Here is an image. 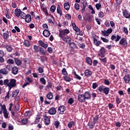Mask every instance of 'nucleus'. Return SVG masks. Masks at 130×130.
<instances>
[{
	"mask_svg": "<svg viewBox=\"0 0 130 130\" xmlns=\"http://www.w3.org/2000/svg\"><path fill=\"white\" fill-rule=\"evenodd\" d=\"M69 33L70 30L68 29H62L59 31V37L66 43H69L70 48H72V49H78V46L76 43L74 42H71L72 38L68 35Z\"/></svg>",
	"mask_w": 130,
	"mask_h": 130,
	"instance_id": "obj_1",
	"label": "nucleus"
},
{
	"mask_svg": "<svg viewBox=\"0 0 130 130\" xmlns=\"http://www.w3.org/2000/svg\"><path fill=\"white\" fill-rule=\"evenodd\" d=\"M4 85L6 87H8L9 91H11L12 88H16L17 87V80L15 79H7L4 81L0 80V85L4 86Z\"/></svg>",
	"mask_w": 130,
	"mask_h": 130,
	"instance_id": "obj_2",
	"label": "nucleus"
},
{
	"mask_svg": "<svg viewBox=\"0 0 130 130\" xmlns=\"http://www.w3.org/2000/svg\"><path fill=\"white\" fill-rule=\"evenodd\" d=\"M11 71V66L7 65L5 68L1 69L0 70V74L2 75H8Z\"/></svg>",
	"mask_w": 130,
	"mask_h": 130,
	"instance_id": "obj_3",
	"label": "nucleus"
},
{
	"mask_svg": "<svg viewBox=\"0 0 130 130\" xmlns=\"http://www.w3.org/2000/svg\"><path fill=\"white\" fill-rule=\"evenodd\" d=\"M119 44L122 46V47H126L127 46V40L125 38H122L119 41Z\"/></svg>",
	"mask_w": 130,
	"mask_h": 130,
	"instance_id": "obj_4",
	"label": "nucleus"
},
{
	"mask_svg": "<svg viewBox=\"0 0 130 130\" xmlns=\"http://www.w3.org/2000/svg\"><path fill=\"white\" fill-rule=\"evenodd\" d=\"M66 106L61 105L58 108V113L59 114H64V111H66Z\"/></svg>",
	"mask_w": 130,
	"mask_h": 130,
	"instance_id": "obj_5",
	"label": "nucleus"
},
{
	"mask_svg": "<svg viewBox=\"0 0 130 130\" xmlns=\"http://www.w3.org/2000/svg\"><path fill=\"white\" fill-rule=\"evenodd\" d=\"M56 109L54 107H52L49 109L48 113L50 115H55L56 114Z\"/></svg>",
	"mask_w": 130,
	"mask_h": 130,
	"instance_id": "obj_6",
	"label": "nucleus"
},
{
	"mask_svg": "<svg viewBox=\"0 0 130 130\" xmlns=\"http://www.w3.org/2000/svg\"><path fill=\"white\" fill-rule=\"evenodd\" d=\"M111 40H112V41H115V42H118V41L121 39V36L118 35H117L116 36L112 35L111 37Z\"/></svg>",
	"mask_w": 130,
	"mask_h": 130,
	"instance_id": "obj_7",
	"label": "nucleus"
},
{
	"mask_svg": "<svg viewBox=\"0 0 130 130\" xmlns=\"http://www.w3.org/2000/svg\"><path fill=\"white\" fill-rule=\"evenodd\" d=\"M105 48L102 47L99 52V56H101V57H104V56H105Z\"/></svg>",
	"mask_w": 130,
	"mask_h": 130,
	"instance_id": "obj_8",
	"label": "nucleus"
},
{
	"mask_svg": "<svg viewBox=\"0 0 130 130\" xmlns=\"http://www.w3.org/2000/svg\"><path fill=\"white\" fill-rule=\"evenodd\" d=\"M78 101H79V102H81V103H84V102H86V100L85 99L84 94H78Z\"/></svg>",
	"mask_w": 130,
	"mask_h": 130,
	"instance_id": "obj_9",
	"label": "nucleus"
},
{
	"mask_svg": "<svg viewBox=\"0 0 130 130\" xmlns=\"http://www.w3.org/2000/svg\"><path fill=\"white\" fill-rule=\"evenodd\" d=\"M38 43L40 46H41V47H43L44 48H45V49H46V48L48 47V45L44 43V42H43L42 40L39 41Z\"/></svg>",
	"mask_w": 130,
	"mask_h": 130,
	"instance_id": "obj_10",
	"label": "nucleus"
},
{
	"mask_svg": "<svg viewBox=\"0 0 130 130\" xmlns=\"http://www.w3.org/2000/svg\"><path fill=\"white\" fill-rule=\"evenodd\" d=\"M44 119L45 125H49L50 124V118L46 115L44 116Z\"/></svg>",
	"mask_w": 130,
	"mask_h": 130,
	"instance_id": "obj_11",
	"label": "nucleus"
},
{
	"mask_svg": "<svg viewBox=\"0 0 130 130\" xmlns=\"http://www.w3.org/2000/svg\"><path fill=\"white\" fill-rule=\"evenodd\" d=\"M25 17H24V20L26 23H30L31 21H32V17H31V15L30 14H27L25 16Z\"/></svg>",
	"mask_w": 130,
	"mask_h": 130,
	"instance_id": "obj_12",
	"label": "nucleus"
},
{
	"mask_svg": "<svg viewBox=\"0 0 130 130\" xmlns=\"http://www.w3.org/2000/svg\"><path fill=\"white\" fill-rule=\"evenodd\" d=\"M83 96H84V98L85 100H91V94L89 91H86L84 92Z\"/></svg>",
	"mask_w": 130,
	"mask_h": 130,
	"instance_id": "obj_13",
	"label": "nucleus"
},
{
	"mask_svg": "<svg viewBox=\"0 0 130 130\" xmlns=\"http://www.w3.org/2000/svg\"><path fill=\"white\" fill-rule=\"evenodd\" d=\"M124 81L125 82V84H129L130 82V76L129 74H127L125 75L123 77Z\"/></svg>",
	"mask_w": 130,
	"mask_h": 130,
	"instance_id": "obj_14",
	"label": "nucleus"
},
{
	"mask_svg": "<svg viewBox=\"0 0 130 130\" xmlns=\"http://www.w3.org/2000/svg\"><path fill=\"white\" fill-rule=\"evenodd\" d=\"M93 44L98 47L99 46H100V44H102V42L97 40V39L93 38Z\"/></svg>",
	"mask_w": 130,
	"mask_h": 130,
	"instance_id": "obj_15",
	"label": "nucleus"
},
{
	"mask_svg": "<svg viewBox=\"0 0 130 130\" xmlns=\"http://www.w3.org/2000/svg\"><path fill=\"white\" fill-rule=\"evenodd\" d=\"M19 72V69H18V67L14 66L12 67L11 70V73L13 74V75H17Z\"/></svg>",
	"mask_w": 130,
	"mask_h": 130,
	"instance_id": "obj_16",
	"label": "nucleus"
},
{
	"mask_svg": "<svg viewBox=\"0 0 130 130\" xmlns=\"http://www.w3.org/2000/svg\"><path fill=\"white\" fill-rule=\"evenodd\" d=\"M50 34V31L48 29H44L43 31V35L44 37H49Z\"/></svg>",
	"mask_w": 130,
	"mask_h": 130,
	"instance_id": "obj_17",
	"label": "nucleus"
},
{
	"mask_svg": "<svg viewBox=\"0 0 130 130\" xmlns=\"http://www.w3.org/2000/svg\"><path fill=\"white\" fill-rule=\"evenodd\" d=\"M6 110H7L6 105H3L2 103H0V114H3V112Z\"/></svg>",
	"mask_w": 130,
	"mask_h": 130,
	"instance_id": "obj_18",
	"label": "nucleus"
},
{
	"mask_svg": "<svg viewBox=\"0 0 130 130\" xmlns=\"http://www.w3.org/2000/svg\"><path fill=\"white\" fill-rule=\"evenodd\" d=\"M9 30H7L6 32L3 33V37L4 40H8L9 37H10V35H9Z\"/></svg>",
	"mask_w": 130,
	"mask_h": 130,
	"instance_id": "obj_19",
	"label": "nucleus"
},
{
	"mask_svg": "<svg viewBox=\"0 0 130 130\" xmlns=\"http://www.w3.org/2000/svg\"><path fill=\"white\" fill-rule=\"evenodd\" d=\"M92 71H90L89 69H86L84 72L85 77H91L92 76Z\"/></svg>",
	"mask_w": 130,
	"mask_h": 130,
	"instance_id": "obj_20",
	"label": "nucleus"
},
{
	"mask_svg": "<svg viewBox=\"0 0 130 130\" xmlns=\"http://www.w3.org/2000/svg\"><path fill=\"white\" fill-rule=\"evenodd\" d=\"M57 14L60 15V16H62V11L61 10V9L60 8V5H59V4L57 5Z\"/></svg>",
	"mask_w": 130,
	"mask_h": 130,
	"instance_id": "obj_21",
	"label": "nucleus"
},
{
	"mask_svg": "<svg viewBox=\"0 0 130 130\" xmlns=\"http://www.w3.org/2000/svg\"><path fill=\"white\" fill-rule=\"evenodd\" d=\"M3 113L5 118H6V119L10 117L9 116L10 113L8 111V110H7V109L6 110L3 112Z\"/></svg>",
	"mask_w": 130,
	"mask_h": 130,
	"instance_id": "obj_22",
	"label": "nucleus"
},
{
	"mask_svg": "<svg viewBox=\"0 0 130 130\" xmlns=\"http://www.w3.org/2000/svg\"><path fill=\"white\" fill-rule=\"evenodd\" d=\"M46 98L49 100H52L53 99V93H52L51 92H49L46 95Z\"/></svg>",
	"mask_w": 130,
	"mask_h": 130,
	"instance_id": "obj_23",
	"label": "nucleus"
},
{
	"mask_svg": "<svg viewBox=\"0 0 130 130\" xmlns=\"http://www.w3.org/2000/svg\"><path fill=\"white\" fill-rule=\"evenodd\" d=\"M123 16H124V17L127 19H128V18L130 17V14L128 13V12H127V11L124 10L123 11Z\"/></svg>",
	"mask_w": 130,
	"mask_h": 130,
	"instance_id": "obj_24",
	"label": "nucleus"
},
{
	"mask_svg": "<svg viewBox=\"0 0 130 130\" xmlns=\"http://www.w3.org/2000/svg\"><path fill=\"white\" fill-rule=\"evenodd\" d=\"M72 25L73 27L74 30L76 31L77 33L80 31V28H79V27L77 26V25H76V23H75L74 22L72 23Z\"/></svg>",
	"mask_w": 130,
	"mask_h": 130,
	"instance_id": "obj_25",
	"label": "nucleus"
},
{
	"mask_svg": "<svg viewBox=\"0 0 130 130\" xmlns=\"http://www.w3.org/2000/svg\"><path fill=\"white\" fill-rule=\"evenodd\" d=\"M23 45H24V46H25L26 47H29L31 46V43L30 42V41L26 40H24V41L23 42Z\"/></svg>",
	"mask_w": 130,
	"mask_h": 130,
	"instance_id": "obj_26",
	"label": "nucleus"
},
{
	"mask_svg": "<svg viewBox=\"0 0 130 130\" xmlns=\"http://www.w3.org/2000/svg\"><path fill=\"white\" fill-rule=\"evenodd\" d=\"M14 61L17 66H21V64H22V60L17 58H14Z\"/></svg>",
	"mask_w": 130,
	"mask_h": 130,
	"instance_id": "obj_27",
	"label": "nucleus"
},
{
	"mask_svg": "<svg viewBox=\"0 0 130 130\" xmlns=\"http://www.w3.org/2000/svg\"><path fill=\"white\" fill-rule=\"evenodd\" d=\"M105 88V86L102 85L99 87V88L97 89V90L99 91V92H100V93H102L104 91Z\"/></svg>",
	"mask_w": 130,
	"mask_h": 130,
	"instance_id": "obj_28",
	"label": "nucleus"
},
{
	"mask_svg": "<svg viewBox=\"0 0 130 130\" xmlns=\"http://www.w3.org/2000/svg\"><path fill=\"white\" fill-rule=\"evenodd\" d=\"M19 93H20V90L19 89H16L12 92V97H16L19 94Z\"/></svg>",
	"mask_w": 130,
	"mask_h": 130,
	"instance_id": "obj_29",
	"label": "nucleus"
},
{
	"mask_svg": "<svg viewBox=\"0 0 130 130\" xmlns=\"http://www.w3.org/2000/svg\"><path fill=\"white\" fill-rule=\"evenodd\" d=\"M76 124V122H75V121H72L70 122L68 124V126L69 128H72V127H73V126H75Z\"/></svg>",
	"mask_w": 130,
	"mask_h": 130,
	"instance_id": "obj_30",
	"label": "nucleus"
},
{
	"mask_svg": "<svg viewBox=\"0 0 130 130\" xmlns=\"http://www.w3.org/2000/svg\"><path fill=\"white\" fill-rule=\"evenodd\" d=\"M109 91H110L109 87L105 86V88L104 89L103 93H104V94H105V95H108L109 94Z\"/></svg>",
	"mask_w": 130,
	"mask_h": 130,
	"instance_id": "obj_31",
	"label": "nucleus"
},
{
	"mask_svg": "<svg viewBox=\"0 0 130 130\" xmlns=\"http://www.w3.org/2000/svg\"><path fill=\"white\" fill-rule=\"evenodd\" d=\"M39 52L41 53V55L42 54L43 55H46V51L44 50V49L43 48L40 47Z\"/></svg>",
	"mask_w": 130,
	"mask_h": 130,
	"instance_id": "obj_32",
	"label": "nucleus"
},
{
	"mask_svg": "<svg viewBox=\"0 0 130 130\" xmlns=\"http://www.w3.org/2000/svg\"><path fill=\"white\" fill-rule=\"evenodd\" d=\"M85 59L88 64H89V66H92V59H91L89 57H87L85 58Z\"/></svg>",
	"mask_w": 130,
	"mask_h": 130,
	"instance_id": "obj_33",
	"label": "nucleus"
},
{
	"mask_svg": "<svg viewBox=\"0 0 130 130\" xmlns=\"http://www.w3.org/2000/svg\"><path fill=\"white\" fill-rule=\"evenodd\" d=\"M21 13V10L16 8L15 10V15L16 17H20V13Z\"/></svg>",
	"mask_w": 130,
	"mask_h": 130,
	"instance_id": "obj_34",
	"label": "nucleus"
},
{
	"mask_svg": "<svg viewBox=\"0 0 130 130\" xmlns=\"http://www.w3.org/2000/svg\"><path fill=\"white\" fill-rule=\"evenodd\" d=\"M20 122L21 123H22V124H27V123H28V118H23V119H21Z\"/></svg>",
	"mask_w": 130,
	"mask_h": 130,
	"instance_id": "obj_35",
	"label": "nucleus"
},
{
	"mask_svg": "<svg viewBox=\"0 0 130 130\" xmlns=\"http://www.w3.org/2000/svg\"><path fill=\"white\" fill-rule=\"evenodd\" d=\"M13 103H11L10 104L9 110V111H11V113L12 116H15V112L14 111H12V108H13Z\"/></svg>",
	"mask_w": 130,
	"mask_h": 130,
	"instance_id": "obj_36",
	"label": "nucleus"
},
{
	"mask_svg": "<svg viewBox=\"0 0 130 130\" xmlns=\"http://www.w3.org/2000/svg\"><path fill=\"white\" fill-rule=\"evenodd\" d=\"M34 49L35 50V52H36V53H38L40 49V47H39L36 45H34Z\"/></svg>",
	"mask_w": 130,
	"mask_h": 130,
	"instance_id": "obj_37",
	"label": "nucleus"
},
{
	"mask_svg": "<svg viewBox=\"0 0 130 130\" xmlns=\"http://www.w3.org/2000/svg\"><path fill=\"white\" fill-rule=\"evenodd\" d=\"M41 118V117H40V116L39 115H38L36 117V120L35 121V124H38V123H39V122H40V119Z\"/></svg>",
	"mask_w": 130,
	"mask_h": 130,
	"instance_id": "obj_38",
	"label": "nucleus"
},
{
	"mask_svg": "<svg viewBox=\"0 0 130 130\" xmlns=\"http://www.w3.org/2000/svg\"><path fill=\"white\" fill-rule=\"evenodd\" d=\"M70 3L69 2L66 3L64 4V8L67 11H69L70 10Z\"/></svg>",
	"mask_w": 130,
	"mask_h": 130,
	"instance_id": "obj_39",
	"label": "nucleus"
},
{
	"mask_svg": "<svg viewBox=\"0 0 130 130\" xmlns=\"http://www.w3.org/2000/svg\"><path fill=\"white\" fill-rule=\"evenodd\" d=\"M95 123L94 122H89L88 123V126H89V128H94V127L95 126Z\"/></svg>",
	"mask_w": 130,
	"mask_h": 130,
	"instance_id": "obj_40",
	"label": "nucleus"
},
{
	"mask_svg": "<svg viewBox=\"0 0 130 130\" xmlns=\"http://www.w3.org/2000/svg\"><path fill=\"white\" fill-rule=\"evenodd\" d=\"M6 49L9 52H11V51H13V47H12V46L11 45H7V47H6Z\"/></svg>",
	"mask_w": 130,
	"mask_h": 130,
	"instance_id": "obj_41",
	"label": "nucleus"
},
{
	"mask_svg": "<svg viewBox=\"0 0 130 130\" xmlns=\"http://www.w3.org/2000/svg\"><path fill=\"white\" fill-rule=\"evenodd\" d=\"M60 124V122L59 121H55L54 125L55 126V128H58V127H59Z\"/></svg>",
	"mask_w": 130,
	"mask_h": 130,
	"instance_id": "obj_42",
	"label": "nucleus"
},
{
	"mask_svg": "<svg viewBox=\"0 0 130 130\" xmlns=\"http://www.w3.org/2000/svg\"><path fill=\"white\" fill-rule=\"evenodd\" d=\"M63 79L64 80V81H66V82H71V78L70 77V76H68V75L63 76Z\"/></svg>",
	"mask_w": 130,
	"mask_h": 130,
	"instance_id": "obj_43",
	"label": "nucleus"
},
{
	"mask_svg": "<svg viewBox=\"0 0 130 130\" xmlns=\"http://www.w3.org/2000/svg\"><path fill=\"white\" fill-rule=\"evenodd\" d=\"M52 87V83L50 82H48L47 85L46 86V90H48V89H50V88H51Z\"/></svg>",
	"mask_w": 130,
	"mask_h": 130,
	"instance_id": "obj_44",
	"label": "nucleus"
},
{
	"mask_svg": "<svg viewBox=\"0 0 130 130\" xmlns=\"http://www.w3.org/2000/svg\"><path fill=\"white\" fill-rule=\"evenodd\" d=\"M51 12H52V13H54V12H55V10H56V6H55V5H52L50 9Z\"/></svg>",
	"mask_w": 130,
	"mask_h": 130,
	"instance_id": "obj_45",
	"label": "nucleus"
},
{
	"mask_svg": "<svg viewBox=\"0 0 130 130\" xmlns=\"http://www.w3.org/2000/svg\"><path fill=\"white\" fill-rule=\"evenodd\" d=\"M101 62H103L104 63H106L107 62V58L105 57L103 58H99Z\"/></svg>",
	"mask_w": 130,
	"mask_h": 130,
	"instance_id": "obj_46",
	"label": "nucleus"
},
{
	"mask_svg": "<svg viewBox=\"0 0 130 130\" xmlns=\"http://www.w3.org/2000/svg\"><path fill=\"white\" fill-rule=\"evenodd\" d=\"M7 63L9 64H14V63H15V61H14L13 59H8L7 61Z\"/></svg>",
	"mask_w": 130,
	"mask_h": 130,
	"instance_id": "obj_47",
	"label": "nucleus"
},
{
	"mask_svg": "<svg viewBox=\"0 0 130 130\" xmlns=\"http://www.w3.org/2000/svg\"><path fill=\"white\" fill-rule=\"evenodd\" d=\"M38 71L40 74H42V73L44 72V70L43 69V67H38Z\"/></svg>",
	"mask_w": 130,
	"mask_h": 130,
	"instance_id": "obj_48",
	"label": "nucleus"
},
{
	"mask_svg": "<svg viewBox=\"0 0 130 130\" xmlns=\"http://www.w3.org/2000/svg\"><path fill=\"white\" fill-rule=\"evenodd\" d=\"M78 45L80 48H81L82 49H85V47H86V45H85V43L81 44L78 43Z\"/></svg>",
	"mask_w": 130,
	"mask_h": 130,
	"instance_id": "obj_49",
	"label": "nucleus"
},
{
	"mask_svg": "<svg viewBox=\"0 0 130 130\" xmlns=\"http://www.w3.org/2000/svg\"><path fill=\"white\" fill-rule=\"evenodd\" d=\"M61 74L62 75H63V76H66L68 75V72L67 71V69L66 68H63L61 71Z\"/></svg>",
	"mask_w": 130,
	"mask_h": 130,
	"instance_id": "obj_50",
	"label": "nucleus"
},
{
	"mask_svg": "<svg viewBox=\"0 0 130 130\" xmlns=\"http://www.w3.org/2000/svg\"><path fill=\"white\" fill-rule=\"evenodd\" d=\"M65 19L70 21L72 19V16L71 14H67L65 15Z\"/></svg>",
	"mask_w": 130,
	"mask_h": 130,
	"instance_id": "obj_51",
	"label": "nucleus"
},
{
	"mask_svg": "<svg viewBox=\"0 0 130 130\" xmlns=\"http://www.w3.org/2000/svg\"><path fill=\"white\" fill-rule=\"evenodd\" d=\"M99 119V115H96L94 117H93V123H96L98 121V119Z\"/></svg>",
	"mask_w": 130,
	"mask_h": 130,
	"instance_id": "obj_52",
	"label": "nucleus"
},
{
	"mask_svg": "<svg viewBox=\"0 0 130 130\" xmlns=\"http://www.w3.org/2000/svg\"><path fill=\"white\" fill-rule=\"evenodd\" d=\"M101 39L105 43H108V42H109V40H108V39H106V38H103V37H101Z\"/></svg>",
	"mask_w": 130,
	"mask_h": 130,
	"instance_id": "obj_53",
	"label": "nucleus"
},
{
	"mask_svg": "<svg viewBox=\"0 0 130 130\" xmlns=\"http://www.w3.org/2000/svg\"><path fill=\"white\" fill-rule=\"evenodd\" d=\"M101 33L104 36H109V34H108L107 30H102Z\"/></svg>",
	"mask_w": 130,
	"mask_h": 130,
	"instance_id": "obj_54",
	"label": "nucleus"
},
{
	"mask_svg": "<svg viewBox=\"0 0 130 130\" xmlns=\"http://www.w3.org/2000/svg\"><path fill=\"white\" fill-rule=\"evenodd\" d=\"M20 110V106H19V104L15 105L14 111L15 112H17V111H19Z\"/></svg>",
	"mask_w": 130,
	"mask_h": 130,
	"instance_id": "obj_55",
	"label": "nucleus"
},
{
	"mask_svg": "<svg viewBox=\"0 0 130 130\" xmlns=\"http://www.w3.org/2000/svg\"><path fill=\"white\" fill-rule=\"evenodd\" d=\"M40 81L43 85H46V80H45V79L44 78H41L40 79Z\"/></svg>",
	"mask_w": 130,
	"mask_h": 130,
	"instance_id": "obj_56",
	"label": "nucleus"
},
{
	"mask_svg": "<svg viewBox=\"0 0 130 130\" xmlns=\"http://www.w3.org/2000/svg\"><path fill=\"white\" fill-rule=\"evenodd\" d=\"M74 8L75 10L78 11V10H80V5L78 3H76L74 5Z\"/></svg>",
	"mask_w": 130,
	"mask_h": 130,
	"instance_id": "obj_57",
	"label": "nucleus"
},
{
	"mask_svg": "<svg viewBox=\"0 0 130 130\" xmlns=\"http://www.w3.org/2000/svg\"><path fill=\"white\" fill-rule=\"evenodd\" d=\"M42 10H43V12L45 13L46 16H48V12H47V9H46V8L45 7H43Z\"/></svg>",
	"mask_w": 130,
	"mask_h": 130,
	"instance_id": "obj_58",
	"label": "nucleus"
},
{
	"mask_svg": "<svg viewBox=\"0 0 130 130\" xmlns=\"http://www.w3.org/2000/svg\"><path fill=\"white\" fill-rule=\"evenodd\" d=\"M60 98H61V95L57 94L55 97V100L56 101H58L60 100Z\"/></svg>",
	"mask_w": 130,
	"mask_h": 130,
	"instance_id": "obj_59",
	"label": "nucleus"
},
{
	"mask_svg": "<svg viewBox=\"0 0 130 130\" xmlns=\"http://www.w3.org/2000/svg\"><path fill=\"white\" fill-rule=\"evenodd\" d=\"M98 86H99V84H98V83L95 82V83H93L92 84V89H96V88H97V87H98Z\"/></svg>",
	"mask_w": 130,
	"mask_h": 130,
	"instance_id": "obj_60",
	"label": "nucleus"
},
{
	"mask_svg": "<svg viewBox=\"0 0 130 130\" xmlns=\"http://www.w3.org/2000/svg\"><path fill=\"white\" fill-rule=\"evenodd\" d=\"M55 89H56V91H61V89H62V86L61 85H57L56 87H55Z\"/></svg>",
	"mask_w": 130,
	"mask_h": 130,
	"instance_id": "obj_61",
	"label": "nucleus"
},
{
	"mask_svg": "<svg viewBox=\"0 0 130 130\" xmlns=\"http://www.w3.org/2000/svg\"><path fill=\"white\" fill-rule=\"evenodd\" d=\"M116 102L117 104H119L120 103H121V101H120V99L119 98L118 96L116 97Z\"/></svg>",
	"mask_w": 130,
	"mask_h": 130,
	"instance_id": "obj_62",
	"label": "nucleus"
},
{
	"mask_svg": "<svg viewBox=\"0 0 130 130\" xmlns=\"http://www.w3.org/2000/svg\"><path fill=\"white\" fill-rule=\"evenodd\" d=\"M26 80L28 83H32L33 82V79L29 77H26Z\"/></svg>",
	"mask_w": 130,
	"mask_h": 130,
	"instance_id": "obj_63",
	"label": "nucleus"
},
{
	"mask_svg": "<svg viewBox=\"0 0 130 130\" xmlns=\"http://www.w3.org/2000/svg\"><path fill=\"white\" fill-rule=\"evenodd\" d=\"M74 99L73 98H70L68 100V103L69 104H70L71 105H72V104H73V103H74Z\"/></svg>",
	"mask_w": 130,
	"mask_h": 130,
	"instance_id": "obj_64",
	"label": "nucleus"
}]
</instances>
